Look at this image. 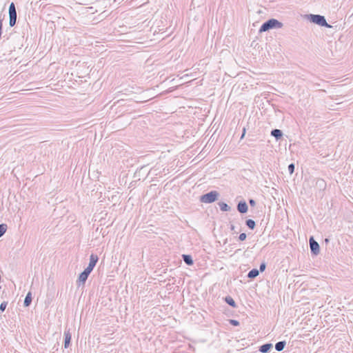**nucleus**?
Listing matches in <instances>:
<instances>
[{
    "instance_id": "obj_23",
    "label": "nucleus",
    "mask_w": 353,
    "mask_h": 353,
    "mask_svg": "<svg viewBox=\"0 0 353 353\" xmlns=\"http://www.w3.org/2000/svg\"><path fill=\"white\" fill-rule=\"evenodd\" d=\"M273 350V345L271 343H266V353H270Z\"/></svg>"
},
{
    "instance_id": "obj_27",
    "label": "nucleus",
    "mask_w": 353,
    "mask_h": 353,
    "mask_svg": "<svg viewBox=\"0 0 353 353\" xmlns=\"http://www.w3.org/2000/svg\"><path fill=\"white\" fill-rule=\"evenodd\" d=\"M251 46L254 47V48H256V47L258 48H261V49H263L262 47H261L260 46H259V43L256 41H253L251 43Z\"/></svg>"
},
{
    "instance_id": "obj_34",
    "label": "nucleus",
    "mask_w": 353,
    "mask_h": 353,
    "mask_svg": "<svg viewBox=\"0 0 353 353\" xmlns=\"http://www.w3.org/2000/svg\"><path fill=\"white\" fill-rule=\"evenodd\" d=\"M268 88H271V87H270V86H266V89H267ZM266 92H270V90H266Z\"/></svg>"
},
{
    "instance_id": "obj_2",
    "label": "nucleus",
    "mask_w": 353,
    "mask_h": 353,
    "mask_svg": "<svg viewBox=\"0 0 353 353\" xmlns=\"http://www.w3.org/2000/svg\"><path fill=\"white\" fill-rule=\"evenodd\" d=\"M219 193L216 190L210 191L201 196L200 201L204 203H212L218 199Z\"/></svg>"
},
{
    "instance_id": "obj_25",
    "label": "nucleus",
    "mask_w": 353,
    "mask_h": 353,
    "mask_svg": "<svg viewBox=\"0 0 353 353\" xmlns=\"http://www.w3.org/2000/svg\"><path fill=\"white\" fill-rule=\"evenodd\" d=\"M7 305H8V302L6 301H3L1 304H0V311L1 312H3L7 307Z\"/></svg>"
},
{
    "instance_id": "obj_36",
    "label": "nucleus",
    "mask_w": 353,
    "mask_h": 353,
    "mask_svg": "<svg viewBox=\"0 0 353 353\" xmlns=\"http://www.w3.org/2000/svg\"><path fill=\"white\" fill-rule=\"evenodd\" d=\"M3 61L0 60V63H2Z\"/></svg>"
},
{
    "instance_id": "obj_16",
    "label": "nucleus",
    "mask_w": 353,
    "mask_h": 353,
    "mask_svg": "<svg viewBox=\"0 0 353 353\" xmlns=\"http://www.w3.org/2000/svg\"><path fill=\"white\" fill-rule=\"evenodd\" d=\"M245 225L250 230H254L255 226H256L255 221L254 220H252V219H247L245 221Z\"/></svg>"
},
{
    "instance_id": "obj_9",
    "label": "nucleus",
    "mask_w": 353,
    "mask_h": 353,
    "mask_svg": "<svg viewBox=\"0 0 353 353\" xmlns=\"http://www.w3.org/2000/svg\"><path fill=\"white\" fill-rule=\"evenodd\" d=\"M271 135L274 137L276 141H279L283 137V133L279 129H274L271 131Z\"/></svg>"
},
{
    "instance_id": "obj_14",
    "label": "nucleus",
    "mask_w": 353,
    "mask_h": 353,
    "mask_svg": "<svg viewBox=\"0 0 353 353\" xmlns=\"http://www.w3.org/2000/svg\"><path fill=\"white\" fill-rule=\"evenodd\" d=\"M225 301L231 307L235 308L236 307V303L234 300L230 296H227L225 297Z\"/></svg>"
},
{
    "instance_id": "obj_19",
    "label": "nucleus",
    "mask_w": 353,
    "mask_h": 353,
    "mask_svg": "<svg viewBox=\"0 0 353 353\" xmlns=\"http://www.w3.org/2000/svg\"><path fill=\"white\" fill-rule=\"evenodd\" d=\"M7 230L6 224H0V238L3 236Z\"/></svg>"
},
{
    "instance_id": "obj_30",
    "label": "nucleus",
    "mask_w": 353,
    "mask_h": 353,
    "mask_svg": "<svg viewBox=\"0 0 353 353\" xmlns=\"http://www.w3.org/2000/svg\"><path fill=\"white\" fill-rule=\"evenodd\" d=\"M249 203H250V206L254 207L256 204V202L254 199H249Z\"/></svg>"
},
{
    "instance_id": "obj_6",
    "label": "nucleus",
    "mask_w": 353,
    "mask_h": 353,
    "mask_svg": "<svg viewBox=\"0 0 353 353\" xmlns=\"http://www.w3.org/2000/svg\"><path fill=\"white\" fill-rule=\"evenodd\" d=\"M236 209L241 214H245L248 210V206L245 201H240L236 206Z\"/></svg>"
},
{
    "instance_id": "obj_13",
    "label": "nucleus",
    "mask_w": 353,
    "mask_h": 353,
    "mask_svg": "<svg viewBox=\"0 0 353 353\" xmlns=\"http://www.w3.org/2000/svg\"><path fill=\"white\" fill-rule=\"evenodd\" d=\"M99 257L97 254H92L90 256V262L89 265H91L93 267H95L97 263L98 262Z\"/></svg>"
},
{
    "instance_id": "obj_3",
    "label": "nucleus",
    "mask_w": 353,
    "mask_h": 353,
    "mask_svg": "<svg viewBox=\"0 0 353 353\" xmlns=\"http://www.w3.org/2000/svg\"><path fill=\"white\" fill-rule=\"evenodd\" d=\"M310 248L311 254L317 256L320 252V246L317 241H316L313 236H310L309 239Z\"/></svg>"
},
{
    "instance_id": "obj_17",
    "label": "nucleus",
    "mask_w": 353,
    "mask_h": 353,
    "mask_svg": "<svg viewBox=\"0 0 353 353\" xmlns=\"http://www.w3.org/2000/svg\"><path fill=\"white\" fill-rule=\"evenodd\" d=\"M10 20H9V25L10 27H13L15 26L17 22V15H9Z\"/></svg>"
},
{
    "instance_id": "obj_4",
    "label": "nucleus",
    "mask_w": 353,
    "mask_h": 353,
    "mask_svg": "<svg viewBox=\"0 0 353 353\" xmlns=\"http://www.w3.org/2000/svg\"><path fill=\"white\" fill-rule=\"evenodd\" d=\"M283 27V23L276 19H270L266 21V30L277 29Z\"/></svg>"
},
{
    "instance_id": "obj_15",
    "label": "nucleus",
    "mask_w": 353,
    "mask_h": 353,
    "mask_svg": "<svg viewBox=\"0 0 353 353\" xmlns=\"http://www.w3.org/2000/svg\"><path fill=\"white\" fill-rule=\"evenodd\" d=\"M220 209L221 211H223V212H228L230 210L231 208L226 203H224V202H219L218 203Z\"/></svg>"
},
{
    "instance_id": "obj_32",
    "label": "nucleus",
    "mask_w": 353,
    "mask_h": 353,
    "mask_svg": "<svg viewBox=\"0 0 353 353\" xmlns=\"http://www.w3.org/2000/svg\"><path fill=\"white\" fill-rule=\"evenodd\" d=\"M245 128H243V133H242V135H241V139H243V137H244V135H245Z\"/></svg>"
},
{
    "instance_id": "obj_24",
    "label": "nucleus",
    "mask_w": 353,
    "mask_h": 353,
    "mask_svg": "<svg viewBox=\"0 0 353 353\" xmlns=\"http://www.w3.org/2000/svg\"><path fill=\"white\" fill-rule=\"evenodd\" d=\"M294 168H295V165L294 163H290L288 167V172L290 173V174H292L294 172Z\"/></svg>"
},
{
    "instance_id": "obj_35",
    "label": "nucleus",
    "mask_w": 353,
    "mask_h": 353,
    "mask_svg": "<svg viewBox=\"0 0 353 353\" xmlns=\"http://www.w3.org/2000/svg\"><path fill=\"white\" fill-rule=\"evenodd\" d=\"M257 12H258V13H261V12H262V11H261V10H259Z\"/></svg>"
},
{
    "instance_id": "obj_5",
    "label": "nucleus",
    "mask_w": 353,
    "mask_h": 353,
    "mask_svg": "<svg viewBox=\"0 0 353 353\" xmlns=\"http://www.w3.org/2000/svg\"><path fill=\"white\" fill-rule=\"evenodd\" d=\"M265 271V261H262L259 266V270L254 268L251 270L248 274V277L249 279H255L259 274V272H263Z\"/></svg>"
},
{
    "instance_id": "obj_20",
    "label": "nucleus",
    "mask_w": 353,
    "mask_h": 353,
    "mask_svg": "<svg viewBox=\"0 0 353 353\" xmlns=\"http://www.w3.org/2000/svg\"><path fill=\"white\" fill-rule=\"evenodd\" d=\"M94 267L92 266L91 265H88V267L86 268H85V270H83V272L87 274L88 276L90 275V274L92 272V271L93 270Z\"/></svg>"
},
{
    "instance_id": "obj_29",
    "label": "nucleus",
    "mask_w": 353,
    "mask_h": 353,
    "mask_svg": "<svg viewBox=\"0 0 353 353\" xmlns=\"http://www.w3.org/2000/svg\"><path fill=\"white\" fill-rule=\"evenodd\" d=\"M265 32V22L263 23L259 28V33Z\"/></svg>"
},
{
    "instance_id": "obj_21",
    "label": "nucleus",
    "mask_w": 353,
    "mask_h": 353,
    "mask_svg": "<svg viewBox=\"0 0 353 353\" xmlns=\"http://www.w3.org/2000/svg\"><path fill=\"white\" fill-rule=\"evenodd\" d=\"M94 267L92 266L91 265H88V267L86 268H85V270H83V272L87 274L88 276L90 275V274L92 272V271L93 270Z\"/></svg>"
},
{
    "instance_id": "obj_28",
    "label": "nucleus",
    "mask_w": 353,
    "mask_h": 353,
    "mask_svg": "<svg viewBox=\"0 0 353 353\" xmlns=\"http://www.w3.org/2000/svg\"><path fill=\"white\" fill-rule=\"evenodd\" d=\"M230 323L231 325H234V326H237L239 325V322L234 319L230 320Z\"/></svg>"
},
{
    "instance_id": "obj_10",
    "label": "nucleus",
    "mask_w": 353,
    "mask_h": 353,
    "mask_svg": "<svg viewBox=\"0 0 353 353\" xmlns=\"http://www.w3.org/2000/svg\"><path fill=\"white\" fill-rule=\"evenodd\" d=\"M182 259L185 264L188 265H192L194 263V261L192 259V257L190 254H183Z\"/></svg>"
},
{
    "instance_id": "obj_18",
    "label": "nucleus",
    "mask_w": 353,
    "mask_h": 353,
    "mask_svg": "<svg viewBox=\"0 0 353 353\" xmlns=\"http://www.w3.org/2000/svg\"><path fill=\"white\" fill-rule=\"evenodd\" d=\"M17 15L14 3H11L9 6V15Z\"/></svg>"
},
{
    "instance_id": "obj_8",
    "label": "nucleus",
    "mask_w": 353,
    "mask_h": 353,
    "mask_svg": "<svg viewBox=\"0 0 353 353\" xmlns=\"http://www.w3.org/2000/svg\"><path fill=\"white\" fill-rule=\"evenodd\" d=\"M71 334L70 333V330H65L64 332V347L68 348L71 342Z\"/></svg>"
},
{
    "instance_id": "obj_33",
    "label": "nucleus",
    "mask_w": 353,
    "mask_h": 353,
    "mask_svg": "<svg viewBox=\"0 0 353 353\" xmlns=\"http://www.w3.org/2000/svg\"><path fill=\"white\" fill-rule=\"evenodd\" d=\"M329 242H330V239H327V238L325 239V243L326 244H327Z\"/></svg>"
},
{
    "instance_id": "obj_1",
    "label": "nucleus",
    "mask_w": 353,
    "mask_h": 353,
    "mask_svg": "<svg viewBox=\"0 0 353 353\" xmlns=\"http://www.w3.org/2000/svg\"><path fill=\"white\" fill-rule=\"evenodd\" d=\"M307 18L310 22L313 23L323 27L332 28V26L327 23L324 16L320 14H310L307 15Z\"/></svg>"
},
{
    "instance_id": "obj_7",
    "label": "nucleus",
    "mask_w": 353,
    "mask_h": 353,
    "mask_svg": "<svg viewBox=\"0 0 353 353\" xmlns=\"http://www.w3.org/2000/svg\"><path fill=\"white\" fill-rule=\"evenodd\" d=\"M88 275L85 274L83 271L79 274V278L77 281V285L78 287H80L81 285H84L85 281H87L88 278Z\"/></svg>"
},
{
    "instance_id": "obj_12",
    "label": "nucleus",
    "mask_w": 353,
    "mask_h": 353,
    "mask_svg": "<svg viewBox=\"0 0 353 353\" xmlns=\"http://www.w3.org/2000/svg\"><path fill=\"white\" fill-rule=\"evenodd\" d=\"M286 345L285 341H279L275 344V350L278 352L282 351Z\"/></svg>"
},
{
    "instance_id": "obj_22",
    "label": "nucleus",
    "mask_w": 353,
    "mask_h": 353,
    "mask_svg": "<svg viewBox=\"0 0 353 353\" xmlns=\"http://www.w3.org/2000/svg\"><path fill=\"white\" fill-rule=\"evenodd\" d=\"M316 185H319L320 188H325L326 184L324 180L323 179H318L316 181Z\"/></svg>"
},
{
    "instance_id": "obj_11",
    "label": "nucleus",
    "mask_w": 353,
    "mask_h": 353,
    "mask_svg": "<svg viewBox=\"0 0 353 353\" xmlns=\"http://www.w3.org/2000/svg\"><path fill=\"white\" fill-rule=\"evenodd\" d=\"M32 300V293L30 292H29L26 296V298H25L24 302H23V305L25 307H28L31 304Z\"/></svg>"
},
{
    "instance_id": "obj_26",
    "label": "nucleus",
    "mask_w": 353,
    "mask_h": 353,
    "mask_svg": "<svg viewBox=\"0 0 353 353\" xmlns=\"http://www.w3.org/2000/svg\"><path fill=\"white\" fill-rule=\"evenodd\" d=\"M246 234L245 233H241L240 235L239 236V239L241 241L245 240L246 239Z\"/></svg>"
},
{
    "instance_id": "obj_31",
    "label": "nucleus",
    "mask_w": 353,
    "mask_h": 353,
    "mask_svg": "<svg viewBox=\"0 0 353 353\" xmlns=\"http://www.w3.org/2000/svg\"><path fill=\"white\" fill-rule=\"evenodd\" d=\"M259 351L262 353H265V344L263 345H261L260 347H259Z\"/></svg>"
}]
</instances>
